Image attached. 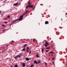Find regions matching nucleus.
I'll list each match as a JSON object with an SVG mask.
<instances>
[{"mask_svg": "<svg viewBox=\"0 0 67 67\" xmlns=\"http://www.w3.org/2000/svg\"><path fill=\"white\" fill-rule=\"evenodd\" d=\"M23 15H21L20 18L17 19L16 20H15V22H16L18 21H19V20H21L22 19H23Z\"/></svg>", "mask_w": 67, "mask_h": 67, "instance_id": "f257e3e1", "label": "nucleus"}, {"mask_svg": "<svg viewBox=\"0 0 67 67\" xmlns=\"http://www.w3.org/2000/svg\"><path fill=\"white\" fill-rule=\"evenodd\" d=\"M33 5H28L26 7V8L27 9L28 8H33Z\"/></svg>", "mask_w": 67, "mask_h": 67, "instance_id": "f03ea898", "label": "nucleus"}, {"mask_svg": "<svg viewBox=\"0 0 67 67\" xmlns=\"http://www.w3.org/2000/svg\"><path fill=\"white\" fill-rule=\"evenodd\" d=\"M19 55H17L16 57H14L15 59H17V57H18L19 58V57H21V54H19Z\"/></svg>", "mask_w": 67, "mask_h": 67, "instance_id": "7ed1b4c3", "label": "nucleus"}, {"mask_svg": "<svg viewBox=\"0 0 67 67\" xmlns=\"http://www.w3.org/2000/svg\"><path fill=\"white\" fill-rule=\"evenodd\" d=\"M45 44H44V45L45 46V47H47L48 45H49V44H48V43L47 42H45Z\"/></svg>", "mask_w": 67, "mask_h": 67, "instance_id": "20e7f679", "label": "nucleus"}, {"mask_svg": "<svg viewBox=\"0 0 67 67\" xmlns=\"http://www.w3.org/2000/svg\"><path fill=\"white\" fill-rule=\"evenodd\" d=\"M25 59L26 60V61H28V60H30L31 59V58H30L29 59V58H25Z\"/></svg>", "mask_w": 67, "mask_h": 67, "instance_id": "39448f33", "label": "nucleus"}, {"mask_svg": "<svg viewBox=\"0 0 67 67\" xmlns=\"http://www.w3.org/2000/svg\"><path fill=\"white\" fill-rule=\"evenodd\" d=\"M25 64L24 63H23L22 66L23 67H25Z\"/></svg>", "mask_w": 67, "mask_h": 67, "instance_id": "423d86ee", "label": "nucleus"}, {"mask_svg": "<svg viewBox=\"0 0 67 67\" xmlns=\"http://www.w3.org/2000/svg\"><path fill=\"white\" fill-rule=\"evenodd\" d=\"M49 23L47 21H46L45 22V24H49Z\"/></svg>", "mask_w": 67, "mask_h": 67, "instance_id": "0eeeda50", "label": "nucleus"}, {"mask_svg": "<svg viewBox=\"0 0 67 67\" xmlns=\"http://www.w3.org/2000/svg\"><path fill=\"white\" fill-rule=\"evenodd\" d=\"M28 12V11L27 10H26V11L24 13V14H23V15H24V14H26V13H27Z\"/></svg>", "mask_w": 67, "mask_h": 67, "instance_id": "6e6552de", "label": "nucleus"}, {"mask_svg": "<svg viewBox=\"0 0 67 67\" xmlns=\"http://www.w3.org/2000/svg\"><path fill=\"white\" fill-rule=\"evenodd\" d=\"M25 51V47L24 48H23L22 50V51Z\"/></svg>", "mask_w": 67, "mask_h": 67, "instance_id": "1a4fd4ad", "label": "nucleus"}, {"mask_svg": "<svg viewBox=\"0 0 67 67\" xmlns=\"http://www.w3.org/2000/svg\"><path fill=\"white\" fill-rule=\"evenodd\" d=\"M28 5H31V4H30V1H28Z\"/></svg>", "mask_w": 67, "mask_h": 67, "instance_id": "9d476101", "label": "nucleus"}, {"mask_svg": "<svg viewBox=\"0 0 67 67\" xmlns=\"http://www.w3.org/2000/svg\"><path fill=\"white\" fill-rule=\"evenodd\" d=\"M18 2H17L16 3L14 4V5H18Z\"/></svg>", "mask_w": 67, "mask_h": 67, "instance_id": "9b49d317", "label": "nucleus"}, {"mask_svg": "<svg viewBox=\"0 0 67 67\" xmlns=\"http://www.w3.org/2000/svg\"><path fill=\"white\" fill-rule=\"evenodd\" d=\"M34 64H37V61H34Z\"/></svg>", "mask_w": 67, "mask_h": 67, "instance_id": "f8f14e48", "label": "nucleus"}, {"mask_svg": "<svg viewBox=\"0 0 67 67\" xmlns=\"http://www.w3.org/2000/svg\"><path fill=\"white\" fill-rule=\"evenodd\" d=\"M27 45V44H26L24 45L23 46V47H25Z\"/></svg>", "mask_w": 67, "mask_h": 67, "instance_id": "ddd939ff", "label": "nucleus"}, {"mask_svg": "<svg viewBox=\"0 0 67 67\" xmlns=\"http://www.w3.org/2000/svg\"><path fill=\"white\" fill-rule=\"evenodd\" d=\"M44 48H42V50H41V51L42 52H44Z\"/></svg>", "mask_w": 67, "mask_h": 67, "instance_id": "4468645a", "label": "nucleus"}, {"mask_svg": "<svg viewBox=\"0 0 67 67\" xmlns=\"http://www.w3.org/2000/svg\"><path fill=\"white\" fill-rule=\"evenodd\" d=\"M41 63V61H38V62H37V64H40Z\"/></svg>", "mask_w": 67, "mask_h": 67, "instance_id": "2eb2a0df", "label": "nucleus"}, {"mask_svg": "<svg viewBox=\"0 0 67 67\" xmlns=\"http://www.w3.org/2000/svg\"><path fill=\"white\" fill-rule=\"evenodd\" d=\"M18 65L17 64H16V65H15L14 66V67H18Z\"/></svg>", "mask_w": 67, "mask_h": 67, "instance_id": "dca6fc26", "label": "nucleus"}, {"mask_svg": "<svg viewBox=\"0 0 67 67\" xmlns=\"http://www.w3.org/2000/svg\"><path fill=\"white\" fill-rule=\"evenodd\" d=\"M36 56L37 58H38V54H37L36 55Z\"/></svg>", "mask_w": 67, "mask_h": 67, "instance_id": "f3484780", "label": "nucleus"}, {"mask_svg": "<svg viewBox=\"0 0 67 67\" xmlns=\"http://www.w3.org/2000/svg\"><path fill=\"white\" fill-rule=\"evenodd\" d=\"M7 17H6L4 19V20H7Z\"/></svg>", "mask_w": 67, "mask_h": 67, "instance_id": "a211bd4d", "label": "nucleus"}, {"mask_svg": "<svg viewBox=\"0 0 67 67\" xmlns=\"http://www.w3.org/2000/svg\"><path fill=\"white\" fill-rule=\"evenodd\" d=\"M49 48H50V47H47V48H46V49H49Z\"/></svg>", "mask_w": 67, "mask_h": 67, "instance_id": "6ab92c4d", "label": "nucleus"}, {"mask_svg": "<svg viewBox=\"0 0 67 67\" xmlns=\"http://www.w3.org/2000/svg\"><path fill=\"white\" fill-rule=\"evenodd\" d=\"M34 67V65H32L30 66V67Z\"/></svg>", "mask_w": 67, "mask_h": 67, "instance_id": "aec40b11", "label": "nucleus"}, {"mask_svg": "<svg viewBox=\"0 0 67 67\" xmlns=\"http://www.w3.org/2000/svg\"><path fill=\"white\" fill-rule=\"evenodd\" d=\"M7 17L8 18H10V16L9 15V16H8Z\"/></svg>", "mask_w": 67, "mask_h": 67, "instance_id": "412c9836", "label": "nucleus"}, {"mask_svg": "<svg viewBox=\"0 0 67 67\" xmlns=\"http://www.w3.org/2000/svg\"><path fill=\"white\" fill-rule=\"evenodd\" d=\"M52 63L53 65H55V64H54V62H52Z\"/></svg>", "mask_w": 67, "mask_h": 67, "instance_id": "4be33fe9", "label": "nucleus"}, {"mask_svg": "<svg viewBox=\"0 0 67 67\" xmlns=\"http://www.w3.org/2000/svg\"><path fill=\"white\" fill-rule=\"evenodd\" d=\"M53 52H50L49 53V54H51V53H53Z\"/></svg>", "mask_w": 67, "mask_h": 67, "instance_id": "5701e85b", "label": "nucleus"}, {"mask_svg": "<svg viewBox=\"0 0 67 67\" xmlns=\"http://www.w3.org/2000/svg\"><path fill=\"white\" fill-rule=\"evenodd\" d=\"M4 23H5V24H6L7 23H8V22L7 21H6L4 22Z\"/></svg>", "mask_w": 67, "mask_h": 67, "instance_id": "b1692460", "label": "nucleus"}, {"mask_svg": "<svg viewBox=\"0 0 67 67\" xmlns=\"http://www.w3.org/2000/svg\"><path fill=\"white\" fill-rule=\"evenodd\" d=\"M15 20H14L13 21V23H14V22H15Z\"/></svg>", "mask_w": 67, "mask_h": 67, "instance_id": "393cba45", "label": "nucleus"}, {"mask_svg": "<svg viewBox=\"0 0 67 67\" xmlns=\"http://www.w3.org/2000/svg\"><path fill=\"white\" fill-rule=\"evenodd\" d=\"M48 50H46V52H48Z\"/></svg>", "mask_w": 67, "mask_h": 67, "instance_id": "a878e982", "label": "nucleus"}, {"mask_svg": "<svg viewBox=\"0 0 67 67\" xmlns=\"http://www.w3.org/2000/svg\"><path fill=\"white\" fill-rule=\"evenodd\" d=\"M29 54H31V51L30 50V52H29Z\"/></svg>", "mask_w": 67, "mask_h": 67, "instance_id": "bb28decb", "label": "nucleus"}, {"mask_svg": "<svg viewBox=\"0 0 67 67\" xmlns=\"http://www.w3.org/2000/svg\"><path fill=\"white\" fill-rule=\"evenodd\" d=\"M27 49H29V47H27Z\"/></svg>", "mask_w": 67, "mask_h": 67, "instance_id": "cd10ccee", "label": "nucleus"}, {"mask_svg": "<svg viewBox=\"0 0 67 67\" xmlns=\"http://www.w3.org/2000/svg\"><path fill=\"white\" fill-rule=\"evenodd\" d=\"M29 51H30V50H28L27 51V52L28 53H29Z\"/></svg>", "mask_w": 67, "mask_h": 67, "instance_id": "c85d7f7f", "label": "nucleus"}, {"mask_svg": "<svg viewBox=\"0 0 67 67\" xmlns=\"http://www.w3.org/2000/svg\"><path fill=\"white\" fill-rule=\"evenodd\" d=\"M44 63H45V64L46 65H47V63H46L45 62H44Z\"/></svg>", "mask_w": 67, "mask_h": 67, "instance_id": "c756f323", "label": "nucleus"}, {"mask_svg": "<svg viewBox=\"0 0 67 67\" xmlns=\"http://www.w3.org/2000/svg\"><path fill=\"white\" fill-rule=\"evenodd\" d=\"M35 7H34V8H33V9H32L33 10H34V9H35Z\"/></svg>", "mask_w": 67, "mask_h": 67, "instance_id": "7c9ffc66", "label": "nucleus"}, {"mask_svg": "<svg viewBox=\"0 0 67 67\" xmlns=\"http://www.w3.org/2000/svg\"><path fill=\"white\" fill-rule=\"evenodd\" d=\"M35 41V39H33V42H34V41Z\"/></svg>", "mask_w": 67, "mask_h": 67, "instance_id": "2f4dec72", "label": "nucleus"}, {"mask_svg": "<svg viewBox=\"0 0 67 67\" xmlns=\"http://www.w3.org/2000/svg\"><path fill=\"white\" fill-rule=\"evenodd\" d=\"M2 26H3V27H4V25H2Z\"/></svg>", "mask_w": 67, "mask_h": 67, "instance_id": "473e14b6", "label": "nucleus"}, {"mask_svg": "<svg viewBox=\"0 0 67 67\" xmlns=\"http://www.w3.org/2000/svg\"><path fill=\"white\" fill-rule=\"evenodd\" d=\"M13 24V23H12L10 25H12V24Z\"/></svg>", "mask_w": 67, "mask_h": 67, "instance_id": "72a5a7b5", "label": "nucleus"}, {"mask_svg": "<svg viewBox=\"0 0 67 67\" xmlns=\"http://www.w3.org/2000/svg\"><path fill=\"white\" fill-rule=\"evenodd\" d=\"M12 42H14V41H13V40L12 41Z\"/></svg>", "mask_w": 67, "mask_h": 67, "instance_id": "f704fd0d", "label": "nucleus"}, {"mask_svg": "<svg viewBox=\"0 0 67 67\" xmlns=\"http://www.w3.org/2000/svg\"><path fill=\"white\" fill-rule=\"evenodd\" d=\"M8 45H9V44H7V46H6V47H8Z\"/></svg>", "mask_w": 67, "mask_h": 67, "instance_id": "c9c22d12", "label": "nucleus"}, {"mask_svg": "<svg viewBox=\"0 0 67 67\" xmlns=\"http://www.w3.org/2000/svg\"><path fill=\"white\" fill-rule=\"evenodd\" d=\"M54 58H53V59H53V60H54Z\"/></svg>", "mask_w": 67, "mask_h": 67, "instance_id": "e433bc0d", "label": "nucleus"}, {"mask_svg": "<svg viewBox=\"0 0 67 67\" xmlns=\"http://www.w3.org/2000/svg\"><path fill=\"white\" fill-rule=\"evenodd\" d=\"M5 31V30H3V32H4Z\"/></svg>", "mask_w": 67, "mask_h": 67, "instance_id": "4c0bfd02", "label": "nucleus"}, {"mask_svg": "<svg viewBox=\"0 0 67 67\" xmlns=\"http://www.w3.org/2000/svg\"><path fill=\"white\" fill-rule=\"evenodd\" d=\"M11 67H13V65H11Z\"/></svg>", "mask_w": 67, "mask_h": 67, "instance_id": "58836bf2", "label": "nucleus"}, {"mask_svg": "<svg viewBox=\"0 0 67 67\" xmlns=\"http://www.w3.org/2000/svg\"><path fill=\"white\" fill-rule=\"evenodd\" d=\"M65 14H66V15H67V13H65Z\"/></svg>", "mask_w": 67, "mask_h": 67, "instance_id": "ea45409f", "label": "nucleus"}, {"mask_svg": "<svg viewBox=\"0 0 67 67\" xmlns=\"http://www.w3.org/2000/svg\"><path fill=\"white\" fill-rule=\"evenodd\" d=\"M3 52H4V51H2V53H3Z\"/></svg>", "mask_w": 67, "mask_h": 67, "instance_id": "a19ab883", "label": "nucleus"}, {"mask_svg": "<svg viewBox=\"0 0 67 67\" xmlns=\"http://www.w3.org/2000/svg\"><path fill=\"white\" fill-rule=\"evenodd\" d=\"M49 56H51V54H49Z\"/></svg>", "mask_w": 67, "mask_h": 67, "instance_id": "79ce46f5", "label": "nucleus"}, {"mask_svg": "<svg viewBox=\"0 0 67 67\" xmlns=\"http://www.w3.org/2000/svg\"><path fill=\"white\" fill-rule=\"evenodd\" d=\"M1 13V12L0 11V13Z\"/></svg>", "mask_w": 67, "mask_h": 67, "instance_id": "37998d69", "label": "nucleus"}, {"mask_svg": "<svg viewBox=\"0 0 67 67\" xmlns=\"http://www.w3.org/2000/svg\"><path fill=\"white\" fill-rule=\"evenodd\" d=\"M10 44H12V43H10Z\"/></svg>", "mask_w": 67, "mask_h": 67, "instance_id": "c03bdc74", "label": "nucleus"}, {"mask_svg": "<svg viewBox=\"0 0 67 67\" xmlns=\"http://www.w3.org/2000/svg\"><path fill=\"white\" fill-rule=\"evenodd\" d=\"M4 48V47H3V48Z\"/></svg>", "mask_w": 67, "mask_h": 67, "instance_id": "a18cd8bd", "label": "nucleus"}, {"mask_svg": "<svg viewBox=\"0 0 67 67\" xmlns=\"http://www.w3.org/2000/svg\"><path fill=\"white\" fill-rule=\"evenodd\" d=\"M37 46V47L38 46Z\"/></svg>", "mask_w": 67, "mask_h": 67, "instance_id": "49530a36", "label": "nucleus"}, {"mask_svg": "<svg viewBox=\"0 0 67 67\" xmlns=\"http://www.w3.org/2000/svg\"><path fill=\"white\" fill-rule=\"evenodd\" d=\"M60 39H61V38H60Z\"/></svg>", "mask_w": 67, "mask_h": 67, "instance_id": "de8ad7c7", "label": "nucleus"}, {"mask_svg": "<svg viewBox=\"0 0 67 67\" xmlns=\"http://www.w3.org/2000/svg\"><path fill=\"white\" fill-rule=\"evenodd\" d=\"M52 56H53V54L52 55Z\"/></svg>", "mask_w": 67, "mask_h": 67, "instance_id": "09e8293b", "label": "nucleus"}, {"mask_svg": "<svg viewBox=\"0 0 67 67\" xmlns=\"http://www.w3.org/2000/svg\"><path fill=\"white\" fill-rule=\"evenodd\" d=\"M21 1H22V0H21Z\"/></svg>", "mask_w": 67, "mask_h": 67, "instance_id": "8fccbe9b", "label": "nucleus"}, {"mask_svg": "<svg viewBox=\"0 0 67 67\" xmlns=\"http://www.w3.org/2000/svg\"><path fill=\"white\" fill-rule=\"evenodd\" d=\"M19 1H20V0Z\"/></svg>", "mask_w": 67, "mask_h": 67, "instance_id": "3c124183", "label": "nucleus"}]
</instances>
